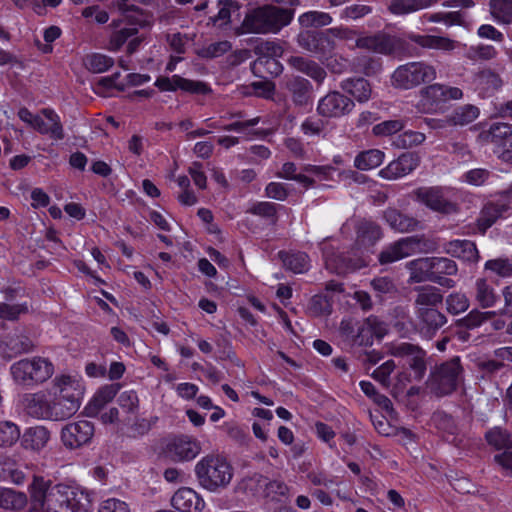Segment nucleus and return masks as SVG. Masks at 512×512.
I'll return each instance as SVG.
<instances>
[{"label":"nucleus","instance_id":"obj_31","mask_svg":"<svg viewBox=\"0 0 512 512\" xmlns=\"http://www.w3.org/2000/svg\"><path fill=\"white\" fill-rule=\"evenodd\" d=\"M244 33L265 34L268 33V16L266 5L248 12L242 22Z\"/></svg>","mask_w":512,"mask_h":512},{"label":"nucleus","instance_id":"obj_64","mask_svg":"<svg viewBox=\"0 0 512 512\" xmlns=\"http://www.w3.org/2000/svg\"><path fill=\"white\" fill-rule=\"evenodd\" d=\"M446 305L449 313L457 315L469 308V299L465 294L455 292L446 298Z\"/></svg>","mask_w":512,"mask_h":512},{"label":"nucleus","instance_id":"obj_37","mask_svg":"<svg viewBox=\"0 0 512 512\" xmlns=\"http://www.w3.org/2000/svg\"><path fill=\"white\" fill-rule=\"evenodd\" d=\"M381 236V227L373 221L363 220L356 227V244L359 247H371Z\"/></svg>","mask_w":512,"mask_h":512},{"label":"nucleus","instance_id":"obj_43","mask_svg":"<svg viewBox=\"0 0 512 512\" xmlns=\"http://www.w3.org/2000/svg\"><path fill=\"white\" fill-rule=\"evenodd\" d=\"M385 159V153L379 149H368L359 152L354 158V167L368 171L379 167Z\"/></svg>","mask_w":512,"mask_h":512},{"label":"nucleus","instance_id":"obj_41","mask_svg":"<svg viewBox=\"0 0 512 512\" xmlns=\"http://www.w3.org/2000/svg\"><path fill=\"white\" fill-rule=\"evenodd\" d=\"M252 73L262 79L277 77L283 71V65L278 58L257 57L251 64Z\"/></svg>","mask_w":512,"mask_h":512},{"label":"nucleus","instance_id":"obj_8","mask_svg":"<svg viewBox=\"0 0 512 512\" xmlns=\"http://www.w3.org/2000/svg\"><path fill=\"white\" fill-rule=\"evenodd\" d=\"M427 246L424 235H412L389 244L378 255L381 265L391 264L416 253L423 252Z\"/></svg>","mask_w":512,"mask_h":512},{"label":"nucleus","instance_id":"obj_24","mask_svg":"<svg viewBox=\"0 0 512 512\" xmlns=\"http://www.w3.org/2000/svg\"><path fill=\"white\" fill-rule=\"evenodd\" d=\"M354 47L379 54L392 55L397 49V40L387 34L359 36Z\"/></svg>","mask_w":512,"mask_h":512},{"label":"nucleus","instance_id":"obj_32","mask_svg":"<svg viewBox=\"0 0 512 512\" xmlns=\"http://www.w3.org/2000/svg\"><path fill=\"white\" fill-rule=\"evenodd\" d=\"M288 62L292 68L307 75L318 84H322L327 76L325 69L312 59L291 56Z\"/></svg>","mask_w":512,"mask_h":512},{"label":"nucleus","instance_id":"obj_30","mask_svg":"<svg viewBox=\"0 0 512 512\" xmlns=\"http://www.w3.org/2000/svg\"><path fill=\"white\" fill-rule=\"evenodd\" d=\"M442 91V84L435 83L424 87L421 90L420 105L424 112L433 113L442 110L446 106Z\"/></svg>","mask_w":512,"mask_h":512},{"label":"nucleus","instance_id":"obj_47","mask_svg":"<svg viewBox=\"0 0 512 512\" xmlns=\"http://www.w3.org/2000/svg\"><path fill=\"white\" fill-rule=\"evenodd\" d=\"M27 504L24 493L9 488H0V508L5 510H21Z\"/></svg>","mask_w":512,"mask_h":512},{"label":"nucleus","instance_id":"obj_50","mask_svg":"<svg viewBox=\"0 0 512 512\" xmlns=\"http://www.w3.org/2000/svg\"><path fill=\"white\" fill-rule=\"evenodd\" d=\"M85 67L92 73H104L114 65V59L106 54L91 53L84 59Z\"/></svg>","mask_w":512,"mask_h":512},{"label":"nucleus","instance_id":"obj_21","mask_svg":"<svg viewBox=\"0 0 512 512\" xmlns=\"http://www.w3.org/2000/svg\"><path fill=\"white\" fill-rule=\"evenodd\" d=\"M353 346H371L375 338L382 339L387 333L384 321L375 315H370L362 322H357Z\"/></svg>","mask_w":512,"mask_h":512},{"label":"nucleus","instance_id":"obj_55","mask_svg":"<svg viewBox=\"0 0 512 512\" xmlns=\"http://www.w3.org/2000/svg\"><path fill=\"white\" fill-rule=\"evenodd\" d=\"M491 13L499 22H512V0H490Z\"/></svg>","mask_w":512,"mask_h":512},{"label":"nucleus","instance_id":"obj_7","mask_svg":"<svg viewBox=\"0 0 512 512\" xmlns=\"http://www.w3.org/2000/svg\"><path fill=\"white\" fill-rule=\"evenodd\" d=\"M391 78L396 88L409 90L435 80L436 70L423 61L408 62L397 67Z\"/></svg>","mask_w":512,"mask_h":512},{"label":"nucleus","instance_id":"obj_4","mask_svg":"<svg viewBox=\"0 0 512 512\" xmlns=\"http://www.w3.org/2000/svg\"><path fill=\"white\" fill-rule=\"evenodd\" d=\"M195 474L203 488L215 492L230 483L233 477V468L224 457L207 455L196 464Z\"/></svg>","mask_w":512,"mask_h":512},{"label":"nucleus","instance_id":"obj_58","mask_svg":"<svg viewBox=\"0 0 512 512\" xmlns=\"http://www.w3.org/2000/svg\"><path fill=\"white\" fill-rule=\"evenodd\" d=\"M406 122L401 119L382 121L373 126L372 132L375 136H390L404 129Z\"/></svg>","mask_w":512,"mask_h":512},{"label":"nucleus","instance_id":"obj_15","mask_svg":"<svg viewBox=\"0 0 512 512\" xmlns=\"http://www.w3.org/2000/svg\"><path fill=\"white\" fill-rule=\"evenodd\" d=\"M354 107L355 103L351 98L338 91H332L319 100L317 112L326 118H340L349 114Z\"/></svg>","mask_w":512,"mask_h":512},{"label":"nucleus","instance_id":"obj_28","mask_svg":"<svg viewBox=\"0 0 512 512\" xmlns=\"http://www.w3.org/2000/svg\"><path fill=\"white\" fill-rule=\"evenodd\" d=\"M481 138L495 146V150L506 147L512 138V124L507 122H492L487 130L480 134Z\"/></svg>","mask_w":512,"mask_h":512},{"label":"nucleus","instance_id":"obj_57","mask_svg":"<svg viewBox=\"0 0 512 512\" xmlns=\"http://www.w3.org/2000/svg\"><path fill=\"white\" fill-rule=\"evenodd\" d=\"M491 176L492 172L488 169L474 168L464 172L461 176V181L466 184L478 187L485 185Z\"/></svg>","mask_w":512,"mask_h":512},{"label":"nucleus","instance_id":"obj_36","mask_svg":"<svg viewBox=\"0 0 512 512\" xmlns=\"http://www.w3.org/2000/svg\"><path fill=\"white\" fill-rule=\"evenodd\" d=\"M268 16V33H277L283 27L288 26L295 15L294 8H280L274 5H266Z\"/></svg>","mask_w":512,"mask_h":512},{"label":"nucleus","instance_id":"obj_34","mask_svg":"<svg viewBox=\"0 0 512 512\" xmlns=\"http://www.w3.org/2000/svg\"><path fill=\"white\" fill-rule=\"evenodd\" d=\"M218 12L209 19L214 26L224 28L231 23L233 17H240L242 4L236 0H218Z\"/></svg>","mask_w":512,"mask_h":512},{"label":"nucleus","instance_id":"obj_25","mask_svg":"<svg viewBox=\"0 0 512 512\" xmlns=\"http://www.w3.org/2000/svg\"><path fill=\"white\" fill-rule=\"evenodd\" d=\"M120 388L121 385L118 383L101 386L84 407L85 414L89 417H96L115 398Z\"/></svg>","mask_w":512,"mask_h":512},{"label":"nucleus","instance_id":"obj_46","mask_svg":"<svg viewBox=\"0 0 512 512\" xmlns=\"http://www.w3.org/2000/svg\"><path fill=\"white\" fill-rule=\"evenodd\" d=\"M284 208L280 204L269 201H257L253 203L248 209L247 213L261 217L271 224H276L278 221V211Z\"/></svg>","mask_w":512,"mask_h":512},{"label":"nucleus","instance_id":"obj_42","mask_svg":"<svg viewBox=\"0 0 512 512\" xmlns=\"http://www.w3.org/2000/svg\"><path fill=\"white\" fill-rule=\"evenodd\" d=\"M50 438V432L43 426L29 427L25 430L21 445L33 451L41 450Z\"/></svg>","mask_w":512,"mask_h":512},{"label":"nucleus","instance_id":"obj_40","mask_svg":"<svg viewBox=\"0 0 512 512\" xmlns=\"http://www.w3.org/2000/svg\"><path fill=\"white\" fill-rule=\"evenodd\" d=\"M340 87L360 103L368 101L372 92L369 81L362 77L344 79Z\"/></svg>","mask_w":512,"mask_h":512},{"label":"nucleus","instance_id":"obj_19","mask_svg":"<svg viewBox=\"0 0 512 512\" xmlns=\"http://www.w3.org/2000/svg\"><path fill=\"white\" fill-rule=\"evenodd\" d=\"M48 510L58 509L70 512H88L84 506L77 500V494L74 489L66 484H56L50 490Z\"/></svg>","mask_w":512,"mask_h":512},{"label":"nucleus","instance_id":"obj_10","mask_svg":"<svg viewBox=\"0 0 512 512\" xmlns=\"http://www.w3.org/2000/svg\"><path fill=\"white\" fill-rule=\"evenodd\" d=\"M298 45L314 54L320 61L335 51L336 42L332 30H303L297 35Z\"/></svg>","mask_w":512,"mask_h":512},{"label":"nucleus","instance_id":"obj_13","mask_svg":"<svg viewBox=\"0 0 512 512\" xmlns=\"http://www.w3.org/2000/svg\"><path fill=\"white\" fill-rule=\"evenodd\" d=\"M29 126L41 135H48L54 141H62L65 131L58 113L50 107L42 108L35 114Z\"/></svg>","mask_w":512,"mask_h":512},{"label":"nucleus","instance_id":"obj_11","mask_svg":"<svg viewBox=\"0 0 512 512\" xmlns=\"http://www.w3.org/2000/svg\"><path fill=\"white\" fill-rule=\"evenodd\" d=\"M35 346V337L26 326H17L0 338L1 351L4 357L9 359L32 352Z\"/></svg>","mask_w":512,"mask_h":512},{"label":"nucleus","instance_id":"obj_51","mask_svg":"<svg viewBox=\"0 0 512 512\" xmlns=\"http://www.w3.org/2000/svg\"><path fill=\"white\" fill-rule=\"evenodd\" d=\"M443 296L435 287L423 288L417 295L415 304L418 308H437L441 305Z\"/></svg>","mask_w":512,"mask_h":512},{"label":"nucleus","instance_id":"obj_63","mask_svg":"<svg viewBox=\"0 0 512 512\" xmlns=\"http://www.w3.org/2000/svg\"><path fill=\"white\" fill-rule=\"evenodd\" d=\"M485 270L491 271L501 277L512 276V260L507 258L490 259L485 262Z\"/></svg>","mask_w":512,"mask_h":512},{"label":"nucleus","instance_id":"obj_12","mask_svg":"<svg viewBox=\"0 0 512 512\" xmlns=\"http://www.w3.org/2000/svg\"><path fill=\"white\" fill-rule=\"evenodd\" d=\"M154 86L161 92H176L178 90L191 95H210L213 93L211 85L201 80H192L174 74L171 77L159 76Z\"/></svg>","mask_w":512,"mask_h":512},{"label":"nucleus","instance_id":"obj_9","mask_svg":"<svg viewBox=\"0 0 512 512\" xmlns=\"http://www.w3.org/2000/svg\"><path fill=\"white\" fill-rule=\"evenodd\" d=\"M497 195V199L488 201L482 207L476 219L477 229L482 235H484L498 219L505 217L512 211V190L508 192L507 189H504L499 191Z\"/></svg>","mask_w":512,"mask_h":512},{"label":"nucleus","instance_id":"obj_33","mask_svg":"<svg viewBox=\"0 0 512 512\" xmlns=\"http://www.w3.org/2000/svg\"><path fill=\"white\" fill-rule=\"evenodd\" d=\"M447 252L465 262L476 263L480 256L475 242L466 239H455L448 243Z\"/></svg>","mask_w":512,"mask_h":512},{"label":"nucleus","instance_id":"obj_16","mask_svg":"<svg viewBox=\"0 0 512 512\" xmlns=\"http://www.w3.org/2000/svg\"><path fill=\"white\" fill-rule=\"evenodd\" d=\"M415 195L419 202L434 212L444 215L457 212V205L445 197L439 186L418 188Z\"/></svg>","mask_w":512,"mask_h":512},{"label":"nucleus","instance_id":"obj_23","mask_svg":"<svg viewBox=\"0 0 512 512\" xmlns=\"http://www.w3.org/2000/svg\"><path fill=\"white\" fill-rule=\"evenodd\" d=\"M285 86L295 106L306 108L312 105L313 86L309 80L293 76L286 81Z\"/></svg>","mask_w":512,"mask_h":512},{"label":"nucleus","instance_id":"obj_56","mask_svg":"<svg viewBox=\"0 0 512 512\" xmlns=\"http://www.w3.org/2000/svg\"><path fill=\"white\" fill-rule=\"evenodd\" d=\"M20 438L19 427L10 421L0 422V447H10Z\"/></svg>","mask_w":512,"mask_h":512},{"label":"nucleus","instance_id":"obj_61","mask_svg":"<svg viewBox=\"0 0 512 512\" xmlns=\"http://www.w3.org/2000/svg\"><path fill=\"white\" fill-rule=\"evenodd\" d=\"M397 364L395 360L389 359L377 367L372 373L371 377L379 382L383 387L388 388L391 384L390 375L395 370Z\"/></svg>","mask_w":512,"mask_h":512},{"label":"nucleus","instance_id":"obj_6","mask_svg":"<svg viewBox=\"0 0 512 512\" xmlns=\"http://www.w3.org/2000/svg\"><path fill=\"white\" fill-rule=\"evenodd\" d=\"M10 371L17 384L31 387L47 381L54 373V366L48 359L37 356L13 363Z\"/></svg>","mask_w":512,"mask_h":512},{"label":"nucleus","instance_id":"obj_5","mask_svg":"<svg viewBox=\"0 0 512 512\" xmlns=\"http://www.w3.org/2000/svg\"><path fill=\"white\" fill-rule=\"evenodd\" d=\"M463 371L458 356L435 365L427 381L431 393L437 397H443L455 392L463 380Z\"/></svg>","mask_w":512,"mask_h":512},{"label":"nucleus","instance_id":"obj_52","mask_svg":"<svg viewBox=\"0 0 512 512\" xmlns=\"http://www.w3.org/2000/svg\"><path fill=\"white\" fill-rule=\"evenodd\" d=\"M298 21L302 27H323L332 23V17L329 13L323 11H308L301 14Z\"/></svg>","mask_w":512,"mask_h":512},{"label":"nucleus","instance_id":"obj_2","mask_svg":"<svg viewBox=\"0 0 512 512\" xmlns=\"http://www.w3.org/2000/svg\"><path fill=\"white\" fill-rule=\"evenodd\" d=\"M391 355L397 360V365L403 371L397 376L398 383L405 386L412 381L420 382L427 371V353L419 345L409 342L393 344L390 348Z\"/></svg>","mask_w":512,"mask_h":512},{"label":"nucleus","instance_id":"obj_59","mask_svg":"<svg viewBox=\"0 0 512 512\" xmlns=\"http://www.w3.org/2000/svg\"><path fill=\"white\" fill-rule=\"evenodd\" d=\"M492 315V312H482L478 309H473L465 317L459 319L457 324L466 329H474L482 325Z\"/></svg>","mask_w":512,"mask_h":512},{"label":"nucleus","instance_id":"obj_38","mask_svg":"<svg viewBox=\"0 0 512 512\" xmlns=\"http://www.w3.org/2000/svg\"><path fill=\"white\" fill-rule=\"evenodd\" d=\"M286 270L294 274H303L309 270V255L302 251H280L278 253Z\"/></svg>","mask_w":512,"mask_h":512},{"label":"nucleus","instance_id":"obj_14","mask_svg":"<svg viewBox=\"0 0 512 512\" xmlns=\"http://www.w3.org/2000/svg\"><path fill=\"white\" fill-rule=\"evenodd\" d=\"M94 424L87 420H78L66 424L61 430V441L68 449H77L90 443L94 436Z\"/></svg>","mask_w":512,"mask_h":512},{"label":"nucleus","instance_id":"obj_17","mask_svg":"<svg viewBox=\"0 0 512 512\" xmlns=\"http://www.w3.org/2000/svg\"><path fill=\"white\" fill-rule=\"evenodd\" d=\"M141 9L135 5L127 6L125 9V18L128 20V26L114 31L109 40L110 50L119 51L122 46L133 36L138 34L139 27L143 26L141 19Z\"/></svg>","mask_w":512,"mask_h":512},{"label":"nucleus","instance_id":"obj_35","mask_svg":"<svg viewBox=\"0 0 512 512\" xmlns=\"http://www.w3.org/2000/svg\"><path fill=\"white\" fill-rule=\"evenodd\" d=\"M51 488L52 482L50 480H45L41 476H34L32 483L29 485V493L34 509L48 507Z\"/></svg>","mask_w":512,"mask_h":512},{"label":"nucleus","instance_id":"obj_44","mask_svg":"<svg viewBox=\"0 0 512 512\" xmlns=\"http://www.w3.org/2000/svg\"><path fill=\"white\" fill-rule=\"evenodd\" d=\"M438 0H392L389 10L394 15H406L436 4Z\"/></svg>","mask_w":512,"mask_h":512},{"label":"nucleus","instance_id":"obj_49","mask_svg":"<svg viewBox=\"0 0 512 512\" xmlns=\"http://www.w3.org/2000/svg\"><path fill=\"white\" fill-rule=\"evenodd\" d=\"M478 107L466 104L455 108L448 116V122L453 125H467L473 122L479 116Z\"/></svg>","mask_w":512,"mask_h":512},{"label":"nucleus","instance_id":"obj_53","mask_svg":"<svg viewBox=\"0 0 512 512\" xmlns=\"http://www.w3.org/2000/svg\"><path fill=\"white\" fill-rule=\"evenodd\" d=\"M425 139L422 132L406 130L394 138L393 145L398 149H409L421 145Z\"/></svg>","mask_w":512,"mask_h":512},{"label":"nucleus","instance_id":"obj_20","mask_svg":"<svg viewBox=\"0 0 512 512\" xmlns=\"http://www.w3.org/2000/svg\"><path fill=\"white\" fill-rule=\"evenodd\" d=\"M200 450V445L195 439L186 435H178L167 442L164 453L169 459L182 462L194 459Z\"/></svg>","mask_w":512,"mask_h":512},{"label":"nucleus","instance_id":"obj_45","mask_svg":"<svg viewBox=\"0 0 512 512\" xmlns=\"http://www.w3.org/2000/svg\"><path fill=\"white\" fill-rule=\"evenodd\" d=\"M413 43L431 49L452 50L454 41L443 36L410 34L408 37Z\"/></svg>","mask_w":512,"mask_h":512},{"label":"nucleus","instance_id":"obj_3","mask_svg":"<svg viewBox=\"0 0 512 512\" xmlns=\"http://www.w3.org/2000/svg\"><path fill=\"white\" fill-rule=\"evenodd\" d=\"M413 278L418 281H430L446 288H452L455 281L447 276L455 275L458 271L454 260L446 257H429L413 261Z\"/></svg>","mask_w":512,"mask_h":512},{"label":"nucleus","instance_id":"obj_62","mask_svg":"<svg viewBox=\"0 0 512 512\" xmlns=\"http://www.w3.org/2000/svg\"><path fill=\"white\" fill-rule=\"evenodd\" d=\"M121 409L129 414H137L139 411V398L135 390L123 391L117 398Z\"/></svg>","mask_w":512,"mask_h":512},{"label":"nucleus","instance_id":"obj_39","mask_svg":"<svg viewBox=\"0 0 512 512\" xmlns=\"http://www.w3.org/2000/svg\"><path fill=\"white\" fill-rule=\"evenodd\" d=\"M475 84L479 94L490 97L501 88L502 80L496 72L485 69L476 75Z\"/></svg>","mask_w":512,"mask_h":512},{"label":"nucleus","instance_id":"obj_54","mask_svg":"<svg viewBox=\"0 0 512 512\" xmlns=\"http://www.w3.org/2000/svg\"><path fill=\"white\" fill-rule=\"evenodd\" d=\"M28 311L29 303L27 301L17 304L0 302V320L2 321H18L20 316L27 314Z\"/></svg>","mask_w":512,"mask_h":512},{"label":"nucleus","instance_id":"obj_48","mask_svg":"<svg viewBox=\"0 0 512 512\" xmlns=\"http://www.w3.org/2000/svg\"><path fill=\"white\" fill-rule=\"evenodd\" d=\"M485 440L489 446L496 450L511 449L512 439L510 433L499 426L489 429L485 433Z\"/></svg>","mask_w":512,"mask_h":512},{"label":"nucleus","instance_id":"obj_29","mask_svg":"<svg viewBox=\"0 0 512 512\" xmlns=\"http://www.w3.org/2000/svg\"><path fill=\"white\" fill-rule=\"evenodd\" d=\"M474 299L483 308H492L501 301V295L497 293L493 283L487 278H477L474 285Z\"/></svg>","mask_w":512,"mask_h":512},{"label":"nucleus","instance_id":"obj_26","mask_svg":"<svg viewBox=\"0 0 512 512\" xmlns=\"http://www.w3.org/2000/svg\"><path fill=\"white\" fill-rule=\"evenodd\" d=\"M171 504L181 512H198L202 510L205 502L193 489L183 487L174 493Z\"/></svg>","mask_w":512,"mask_h":512},{"label":"nucleus","instance_id":"obj_1","mask_svg":"<svg viewBox=\"0 0 512 512\" xmlns=\"http://www.w3.org/2000/svg\"><path fill=\"white\" fill-rule=\"evenodd\" d=\"M85 394V385L78 376L57 375L49 389L24 396L26 413L39 420L64 421L79 410Z\"/></svg>","mask_w":512,"mask_h":512},{"label":"nucleus","instance_id":"obj_60","mask_svg":"<svg viewBox=\"0 0 512 512\" xmlns=\"http://www.w3.org/2000/svg\"><path fill=\"white\" fill-rule=\"evenodd\" d=\"M321 62L333 74L345 73L350 68V60L334 52L324 58Z\"/></svg>","mask_w":512,"mask_h":512},{"label":"nucleus","instance_id":"obj_18","mask_svg":"<svg viewBox=\"0 0 512 512\" xmlns=\"http://www.w3.org/2000/svg\"><path fill=\"white\" fill-rule=\"evenodd\" d=\"M446 323V316L437 308L416 310L415 329L423 339H432Z\"/></svg>","mask_w":512,"mask_h":512},{"label":"nucleus","instance_id":"obj_22","mask_svg":"<svg viewBox=\"0 0 512 512\" xmlns=\"http://www.w3.org/2000/svg\"><path fill=\"white\" fill-rule=\"evenodd\" d=\"M419 163L420 157L416 152H405L382 168L379 176L387 180L402 178L414 171Z\"/></svg>","mask_w":512,"mask_h":512},{"label":"nucleus","instance_id":"obj_27","mask_svg":"<svg viewBox=\"0 0 512 512\" xmlns=\"http://www.w3.org/2000/svg\"><path fill=\"white\" fill-rule=\"evenodd\" d=\"M385 223L395 232L408 233L415 231L420 222L396 208H387L383 212Z\"/></svg>","mask_w":512,"mask_h":512}]
</instances>
